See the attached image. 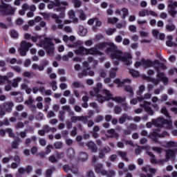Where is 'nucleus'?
Instances as JSON below:
<instances>
[{
  "instance_id": "f257e3e1",
  "label": "nucleus",
  "mask_w": 177,
  "mask_h": 177,
  "mask_svg": "<svg viewBox=\"0 0 177 177\" xmlns=\"http://www.w3.org/2000/svg\"><path fill=\"white\" fill-rule=\"evenodd\" d=\"M97 49H104L106 48V52L107 55H110L111 58L113 62L114 66H118L120 62L124 63L126 66H130L132 64V55L129 53H123L118 49V46L114 43H100L95 45Z\"/></svg>"
},
{
  "instance_id": "f03ea898",
  "label": "nucleus",
  "mask_w": 177,
  "mask_h": 177,
  "mask_svg": "<svg viewBox=\"0 0 177 177\" xmlns=\"http://www.w3.org/2000/svg\"><path fill=\"white\" fill-rule=\"evenodd\" d=\"M141 62L142 66L144 68L153 67H153L157 73L156 77L159 79L146 77V80H147V81L152 82L155 85H158V84H160V81H162L164 85H168V77H165V74H164V73L160 72V70H167V66H165V64L160 62L158 59H155L152 62L150 59H145V58H142Z\"/></svg>"
},
{
  "instance_id": "7ed1b4c3",
  "label": "nucleus",
  "mask_w": 177,
  "mask_h": 177,
  "mask_svg": "<svg viewBox=\"0 0 177 177\" xmlns=\"http://www.w3.org/2000/svg\"><path fill=\"white\" fill-rule=\"evenodd\" d=\"M103 95L98 96V102L99 103H103L104 102L109 101V100H113V102H116V103H125L127 99L125 97H113V94L110 93V91L107 89H104L102 91Z\"/></svg>"
},
{
  "instance_id": "20e7f679",
  "label": "nucleus",
  "mask_w": 177,
  "mask_h": 177,
  "mask_svg": "<svg viewBox=\"0 0 177 177\" xmlns=\"http://www.w3.org/2000/svg\"><path fill=\"white\" fill-rule=\"evenodd\" d=\"M37 46L44 48L49 56H53V53L55 52V45L52 42L50 38L46 37L45 40H40L39 43L37 44Z\"/></svg>"
},
{
  "instance_id": "39448f33",
  "label": "nucleus",
  "mask_w": 177,
  "mask_h": 177,
  "mask_svg": "<svg viewBox=\"0 0 177 177\" xmlns=\"http://www.w3.org/2000/svg\"><path fill=\"white\" fill-rule=\"evenodd\" d=\"M68 48H73L75 55H80V56H85L88 55V48L81 46L80 41H76L73 44H68Z\"/></svg>"
},
{
  "instance_id": "423d86ee",
  "label": "nucleus",
  "mask_w": 177,
  "mask_h": 177,
  "mask_svg": "<svg viewBox=\"0 0 177 177\" xmlns=\"http://www.w3.org/2000/svg\"><path fill=\"white\" fill-rule=\"evenodd\" d=\"M15 10H16V8L10 6L9 4L5 3L3 0H1L0 4V13H1L2 16H8L9 15H14Z\"/></svg>"
},
{
  "instance_id": "0eeeda50",
  "label": "nucleus",
  "mask_w": 177,
  "mask_h": 177,
  "mask_svg": "<svg viewBox=\"0 0 177 177\" xmlns=\"http://www.w3.org/2000/svg\"><path fill=\"white\" fill-rule=\"evenodd\" d=\"M152 123L157 127H161L162 128H167V129H172V121L167 120L162 118H158L156 120H153Z\"/></svg>"
},
{
  "instance_id": "6e6552de",
  "label": "nucleus",
  "mask_w": 177,
  "mask_h": 177,
  "mask_svg": "<svg viewBox=\"0 0 177 177\" xmlns=\"http://www.w3.org/2000/svg\"><path fill=\"white\" fill-rule=\"evenodd\" d=\"M149 136L150 139L155 142V143H160V141H158V138H165V136H169V133L165 131L162 132V133H158V130H154L149 134Z\"/></svg>"
},
{
  "instance_id": "1a4fd4ad",
  "label": "nucleus",
  "mask_w": 177,
  "mask_h": 177,
  "mask_svg": "<svg viewBox=\"0 0 177 177\" xmlns=\"http://www.w3.org/2000/svg\"><path fill=\"white\" fill-rule=\"evenodd\" d=\"M31 46H32V44L27 42L26 41H21L20 44V48L18 50L20 55L26 56L27 55V52H28Z\"/></svg>"
},
{
  "instance_id": "9d476101",
  "label": "nucleus",
  "mask_w": 177,
  "mask_h": 177,
  "mask_svg": "<svg viewBox=\"0 0 177 177\" xmlns=\"http://www.w3.org/2000/svg\"><path fill=\"white\" fill-rule=\"evenodd\" d=\"M177 1H173L172 0H169V4L167 5V12L171 17H175L177 14L176 11Z\"/></svg>"
},
{
  "instance_id": "9b49d317",
  "label": "nucleus",
  "mask_w": 177,
  "mask_h": 177,
  "mask_svg": "<svg viewBox=\"0 0 177 177\" xmlns=\"http://www.w3.org/2000/svg\"><path fill=\"white\" fill-rule=\"evenodd\" d=\"M51 17L52 19H54L55 23L58 24L57 26L53 24L51 27V30H53V31L57 30V28H59V30H63L64 25L63 24H62L63 23V21L59 19V15L56 14H53L51 15Z\"/></svg>"
},
{
  "instance_id": "f8f14e48",
  "label": "nucleus",
  "mask_w": 177,
  "mask_h": 177,
  "mask_svg": "<svg viewBox=\"0 0 177 177\" xmlns=\"http://www.w3.org/2000/svg\"><path fill=\"white\" fill-rule=\"evenodd\" d=\"M60 5H63L64 6H68V3L67 1H60V0H55L52 1L51 3L48 4V9H53V8H59Z\"/></svg>"
},
{
  "instance_id": "ddd939ff",
  "label": "nucleus",
  "mask_w": 177,
  "mask_h": 177,
  "mask_svg": "<svg viewBox=\"0 0 177 177\" xmlns=\"http://www.w3.org/2000/svg\"><path fill=\"white\" fill-rule=\"evenodd\" d=\"M151 105V102L147 101H144L142 104H140V106L144 107L148 115H154V111L150 107Z\"/></svg>"
},
{
  "instance_id": "4468645a",
  "label": "nucleus",
  "mask_w": 177,
  "mask_h": 177,
  "mask_svg": "<svg viewBox=\"0 0 177 177\" xmlns=\"http://www.w3.org/2000/svg\"><path fill=\"white\" fill-rule=\"evenodd\" d=\"M49 64V62L46 59H44L41 61V64L38 65L37 64H33L32 65V70H39V71H44L45 70V67Z\"/></svg>"
},
{
  "instance_id": "2eb2a0df",
  "label": "nucleus",
  "mask_w": 177,
  "mask_h": 177,
  "mask_svg": "<svg viewBox=\"0 0 177 177\" xmlns=\"http://www.w3.org/2000/svg\"><path fill=\"white\" fill-rule=\"evenodd\" d=\"M138 15L140 17H145V16H153V17H158V14L153 10H149L147 9H143L139 12Z\"/></svg>"
},
{
  "instance_id": "dca6fc26",
  "label": "nucleus",
  "mask_w": 177,
  "mask_h": 177,
  "mask_svg": "<svg viewBox=\"0 0 177 177\" xmlns=\"http://www.w3.org/2000/svg\"><path fill=\"white\" fill-rule=\"evenodd\" d=\"M102 84L100 82L97 84V88H94V91H90L91 96H96L97 102H99V96H102V95L99 94V92L102 91Z\"/></svg>"
},
{
  "instance_id": "f3484780",
  "label": "nucleus",
  "mask_w": 177,
  "mask_h": 177,
  "mask_svg": "<svg viewBox=\"0 0 177 177\" xmlns=\"http://www.w3.org/2000/svg\"><path fill=\"white\" fill-rule=\"evenodd\" d=\"M0 106L5 109L7 113H10L15 106V104L13 102H6L0 104Z\"/></svg>"
},
{
  "instance_id": "a211bd4d",
  "label": "nucleus",
  "mask_w": 177,
  "mask_h": 177,
  "mask_svg": "<svg viewBox=\"0 0 177 177\" xmlns=\"http://www.w3.org/2000/svg\"><path fill=\"white\" fill-rule=\"evenodd\" d=\"M106 136L107 138L118 139V138H120V134H118L114 129H110L106 131Z\"/></svg>"
},
{
  "instance_id": "6ab92c4d",
  "label": "nucleus",
  "mask_w": 177,
  "mask_h": 177,
  "mask_svg": "<svg viewBox=\"0 0 177 177\" xmlns=\"http://www.w3.org/2000/svg\"><path fill=\"white\" fill-rule=\"evenodd\" d=\"M114 82L117 84L118 88H121L125 86V83L131 84V81L130 79H124L122 81L120 79H116L114 80Z\"/></svg>"
},
{
  "instance_id": "aec40b11",
  "label": "nucleus",
  "mask_w": 177,
  "mask_h": 177,
  "mask_svg": "<svg viewBox=\"0 0 177 177\" xmlns=\"http://www.w3.org/2000/svg\"><path fill=\"white\" fill-rule=\"evenodd\" d=\"M86 146L88 147V149L91 150V153H97V146L95 142L91 141L86 144Z\"/></svg>"
},
{
  "instance_id": "412c9836",
  "label": "nucleus",
  "mask_w": 177,
  "mask_h": 177,
  "mask_svg": "<svg viewBox=\"0 0 177 177\" xmlns=\"http://www.w3.org/2000/svg\"><path fill=\"white\" fill-rule=\"evenodd\" d=\"M87 55H98L99 56H102L103 55V53L97 50V48L95 47L87 49Z\"/></svg>"
},
{
  "instance_id": "4be33fe9",
  "label": "nucleus",
  "mask_w": 177,
  "mask_h": 177,
  "mask_svg": "<svg viewBox=\"0 0 177 177\" xmlns=\"http://www.w3.org/2000/svg\"><path fill=\"white\" fill-rule=\"evenodd\" d=\"M54 10H56V12H61L59 16H58L59 19H64V10H66V7L59 6V7L54 8Z\"/></svg>"
},
{
  "instance_id": "5701e85b",
  "label": "nucleus",
  "mask_w": 177,
  "mask_h": 177,
  "mask_svg": "<svg viewBox=\"0 0 177 177\" xmlns=\"http://www.w3.org/2000/svg\"><path fill=\"white\" fill-rule=\"evenodd\" d=\"M15 73L12 72H9L6 74V75L2 76L3 81L6 82L7 84H12V81L9 80V78L13 77Z\"/></svg>"
},
{
  "instance_id": "b1692460",
  "label": "nucleus",
  "mask_w": 177,
  "mask_h": 177,
  "mask_svg": "<svg viewBox=\"0 0 177 177\" xmlns=\"http://www.w3.org/2000/svg\"><path fill=\"white\" fill-rule=\"evenodd\" d=\"M102 175H104L106 177H114L115 176V171L113 169H111L109 171H107L106 170H103L102 171Z\"/></svg>"
},
{
  "instance_id": "393cba45",
  "label": "nucleus",
  "mask_w": 177,
  "mask_h": 177,
  "mask_svg": "<svg viewBox=\"0 0 177 177\" xmlns=\"http://www.w3.org/2000/svg\"><path fill=\"white\" fill-rule=\"evenodd\" d=\"M19 143H21V139L20 138H17L12 142L11 146L12 149H19Z\"/></svg>"
},
{
  "instance_id": "a878e982",
  "label": "nucleus",
  "mask_w": 177,
  "mask_h": 177,
  "mask_svg": "<svg viewBox=\"0 0 177 177\" xmlns=\"http://www.w3.org/2000/svg\"><path fill=\"white\" fill-rule=\"evenodd\" d=\"M62 168H63L64 172L68 173L69 171H71V172H73V174H78V170L77 169L73 170L71 167H70L69 165H64L62 167Z\"/></svg>"
},
{
  "instance_id": "bb28decb",
  "label": "nucleus",
  "mask_w": 177,
  "mask_h": 177,
  "mask_svg": "<svg viewBox=\"0 0 177 177\" xmlns=\"http://www.w3.org/2000/svg\"><path fill=\"white\" fill-rule=\"evenodd\" d=\"M86 32H88V29L84 28L83 26H79L78 34L80 35V37H85V35H86Z\"/></svg>"
},
{
  "instance_id": "cd10ccee",
  "label": "nucleus",
  "mask_w": 177,
  "mask_h": 177,
  "mask_svg": "<svg viewBox=\"0 0 177 177\" xmlns=\"http://www.w3.org/2000/svg\"><path fill=\"white\" fill-rule=\"evenodd\" d=\"M117 154L120 156L124 161H127V162L129 161V158H127V152L122 151H118Z\"/></svg>"
},
{
  "instance_id": "c85d7f7f",
  "label": "nucleus",
  "mask_w": 177,
  "mask_h": 177,
  "mask_svg": "<svg viewBox=\"0 0 177 177\" xmlns=\"http://www.w3.org/2000/svg\"><path fill=\"white\" fill-rule=\"evenodd\" d=\"M173 37L171 35L167 36L168 40L166 41V45L167 46H169L170 48H172V46H175V44H177L176 43L172 42Z\"/></svg>"
},
{
  "instance_id": "c756f323",
  "label": "nucleus",
  "mask_w": 177,
  "mask_h": 177,
  "mask_svg": "<svg viewBox=\"0 0 177 177\" xmlns=\"http://www.w3.org/2000/svg\"><path fill=\"white\" fill-rule=\"evenodd\" d=\"M69 19L73 20V22L78 23V18L75 17V12L74 10H70L68 12Z\"/></svg>"
},
{
  "instance_id": "7c9ffc66",
  "label": "nucleus",
  "mask_w": 177,
  "mask_h": 177,
  "mask_svg": "<svg viewBox=\"0 0 177 177\" xmlns=\"http://www.w3.org/2000/svg\"><path fill=\"white\" fill-rule=\"evenodd\" d=\"M95 171L97 174H101L102 171H106L105 169H103V165L101 163H98L95 167Z\"/></svg>"
},
{
  "instance_id": "2f4dec72",
  "label": "nucleus",
  "mask_w": 177,
  "mask_h": 177,
  "mask_svg": "<svg viewBox=\"0 0 177 177\" xmlns=\"http://www.w3.org/2000/svg\"><path fill=\"white\" fill-rule=\"evenodd\" d=\"M78 158L80 161H86L88 160V153L86 152H80Z\"/></svg>"
},
{
  "instance_id": "473e14b6",
  "label": "nucleus",
  "mask_w": 177,
  "mask_h": 177,
  "mask_svg": "<svg viewBox=\"0 0 177 177\" xmlns=\"http://www.w3.org/2000/svg\"><path fill=\"white\" fill-rule=\"evenodd\" d=\"M146 153L148 156H149V157H151V162L152 164H157V159H156V156L153 154V152L147 151Z\"/></svg>"
},
{
  "instance_id": "72a5a7b5",
  "label": "nucleus",
  "mask_w": 177,
  "mask_h": 177,
  "mask_svg": "<svg viewBox=\"0 0 177 177\" xmlns=\"http://www.w3.org/2000/svg\"><path fill=\"white\" fill-rule=\"evenodd\" d=\"M151 98V94L150 93H145L143 97H138V102H143V100H149Z\"/></svg>"
},
{
  "instance_id": "f704fd0d",
  "label": "nucleus",
  "mask_w": 177,
  "mask_h": 177,
  "mask_svg": "<svg viewBox=\"0 0 177 177\" xmlns=\"http://www.w3.org/2000/svg\"><path fill=\"white\" fill-rule=\"evenodd\" d=\"M66 154L69 158H73V157H74L75 154V152L74 151V149L73 148L68 149Z\"/></svg>"
},
{
  "instance_id": "c9c22d12",
  "label": "nucleus",
  "mask_w": 177,
  "mask_h": 177,
  "mask_svg": "<svg viewBox=\"0 0 177 177\" xmlns=\"http://www.w3.org/2000/svg\"><path fill=\"white\" fill-rule=\"evenodd\" d=\"M124 91L128 92L131 97L133 96V90L131 86H124Z\"/></svg>"
},
{
  "instance_id": "e433bc0d",
  "label": "nucleus",
  "mask_w": 177,
  "mask_h": 177,
  "mask_svg": "<svg viewBox=\"0 0 177 177\" xmlns=\"http://www.w3.org/2000/svg\"><path fill=\"white\" fill-rule=\"evenodd\" d=\"M21 81V77H17L14 79L12 84V86L13 88H17V86H19V82H20Z\"/></svg>"
},
{
  "instance_id": "4c0bfd02",
  "label": "nucleus",
  "mask_w": 177,
  "mask_h": 177,
  "mask_svg": "<svg viewBox=\"0 0 177 177\" xmlns=\"http://www.w3.org/2000/svg\"><path fill=\"white\" fill-rule=\"evenodd\" d=\"M80 121H81V122H83V124H88V120H89V118H91V115H85V116H80Z\"/></svg>"
},
{
  "instance_id": "58836bf2",
  "label": "nucleus",
  "mask_w": 177,
  "mask_h": 177,
  "mask_svg": "<svg viewBox=\"0 0 177 177\" xmlns=\"http://www.w3.org/2000/svg\"><path fill=\"white\" fill-rule=\"evenodd\" d=\"M121 12H122V19H126V17H127V16H129V10H128L127 8H123L121 10Z\"/></svg>"
},
{
  "instance_id": "ea45409f",
  "label": "nucleus",
  "mask_w": 177,
  "mask_h": 177,
  "mask_svg": "<svg viewBox=\"0 0 177 177\" xmlns=\"http://www.w3.org/2000/svg\"><path fill=\"white\" fill-rule=\"evenodd\" d=\"M77 12L79 14V17H80V20H86V15H85V12H84V10H77Z\"/></svg>"
},
{
  "instance_id": "a19ab883",
  "label": "nucleus",
  "mask_w": 177,
  "mask_h": 177,
  "mask_svg": "<svg viewBox=\"0 0 177 177\" xmlns=\"http://www.w3.org/2000/svg\"><path fill=\"white\" fill-rule=\"evenodd\" d=\"M65 114H66V111H59L58 118H59V121H62V122H63V121H64Z\"/></svg>"
},
{
  "instance_id": "79ce46f5",
  "label": "nucleus",
  "mask_w": 177,
  "mask_h": 177,
  "mask_svg": "<svg viewBox=\"0 0 177 177\" xmlns=\"http://www.w3.org/2000/svg\"><path fill=\"white\" fill-rule=\"evenodd\" d=\"M54 147L57 150H60L61 149H63V142L60 141H57L54 143Z\"/></svg>"
},
{
  "instance_id": "37998d69",
  "label": "nucleus",
  "mask_w": 177,
  "mask_h": 177,
  "mask_svg": "<svg viewBox=\"0 0 177 177\" xmlns=\"http://www.w3.org/2000/svg\"><path fill=\"white\" fill-rule=\"evenodd\" d=\"M72 85L73 86V88H84V84H82V83H81L80 82L76 81V82H73L72 83Z\"/></svg>"
},
{
  "instance_id": "c03bdc74",
  "label": "nucleus",
  "mask_w": 177,
  "mask_h": 177,
  "mask_svg": "<svg viewBox=\"0 0 177 177\" xmlns=\"http://www.w3.org/2000/svg\"><path fill=\"white\" fill-rule=\"evenodd\" d=\"M10 37L13 39H17L19 38V32H17V30H11L10 31Z\"/></svg>"
},
{
  "instance_id": "a18cd8bd",
  "label": "nucleus",
  "mask_w": 177,
  "mask_h": 177,
  "mask_svg": "<svg viewBox=\"0 0 177 177\" xmlns=\"http://www.w3.org/2000/svg\"><path fill=\"white\" fill-rule=\"evenodd\" d=\"M145 89H146V87L145 86V85L140 86L139 90L137 91V92H136L138 96H142V93H143V92H145Z\"/></svg>"
},
{
  "instance_id": "49530a36",
  "label": "nucleus",
  "mask_w": 177,
  "mask_h": 177,
  "mask_svg": "<svg viewBox=\"0 0 177 177\" xmlns=\"http://www.w3.org/2000/svg\"><path fill=\"white\" fill-rule=\"evenodd\" d=\"M53 171H55V167H51L50 169H48L46 171V177H52V174H53Z\"/></svg>"
},
{
  "instance_id": "de8ad7c7",
  "label": "nucleus",
  "mask_w": 177,
  "mask_h": 177,
  "mask_svg": "<svg viewBox=\"0 0 177 177\" xmlns=\"http://www.w3.org/2000/svg\"><path fill=\"white\" fill-rule=\"evenodd\" d=\"M161 113L162 114H164V115H165V117H167V118H171L169 113L168 112V110H167V108L165 106L161 109Z\"/></svg>"
},
{
  "instance_id": "09e8293b",
  "label": "nucleus",
  "mask_w": 177,
  "mask_h": 177,
  "mask_svg": "<svg viewBox=\"0 0 177 177\" xmlns=\"http://www.w3.org/2000/svg\"><path fill=\"white\" fill-rule=\"evenodd\" d=\"M115 75H117V68H113L109 72V77L113 79L115 78Z\"/></svg>"
},
{
  "instance_id": "8fccbe9b",
  "label": "nucleus",
  "mask_w": 177,
  "mask_h": 177,
  "mask_svg": "<svg viewBox=\"0 0 177 177\" xmlns=\"http://www.w3.org/2000/svg\"><path fill=\"white\" fill-rule=\"evenodd\" d=\"M72 2L75 8H80V6L82 5V1L80 0H72Z\"/></svg>"
},
{
  "instance_id": "3c124183",
  "label": "nucleus",
  "mask_w": 177,
  "mask_h": 177,
  "mask_svg": "<svg viewBox=\"0 0 177 177\" xmlns=\"http://www.w3.org/2000/svg\"><path fill=\"white\" fill-rule=\"evenodd\" d=\"M10 68H12V70H14L15 73H17L18 74H20V73H21V67L19 66H10Z\"/></svg>"
},
{
  "instance_id": "603ef678",
  "label": "nucleus",
  "mask_w": 177,
  "mask_h": 177,
  "mask_svg": "<svg viewBox=\"0 0 177 177\" xmlns=\"http://www.w3.org/2000/svg\"><path fill=\"white\" fill-rule=\"evenodd\" d=\"M48 161H50V162H52L53 164H56V162H57L58 160H57V158H56V156H55L54 155H51L48 158Z\"/></svg>"
},
{
  "instance_id": "864d4df0",
  "label": "nucleus",
  "mask_w": 177,
  "mask_h": 177,
  "mask_svg": "<svg viewBox=\"0 0 177 177\" xmlns=\"http://www.w3.org/2000/svg\"><path fill=\"white\" fill-rule=\"evenodd\" d=\"M62 111H67L69 113V114H71L73 113V111H71V107L69 105H64L62 106Z\"/></svg>"
},
{
  "instance_id": "5fc2aeb1",
  "label": "nucleus",
  "mask_w": 177,
  "mask_h": 177,
  "mask_svg": "<svg viewBox=\"0 0 177 177\" xmlns=\"http://www.w3.org/2000/svg\"><path fill=\"white\" fill-rule=\"evenodd\" d=\"M115 31H117V29L115 28H108L105 30V32L106 35H113V33L115 32Z\"/></svg>"
},
{
  "instance_id": "6e6d98bb",
  "label": "nucleus",
  "mask_w": 177,
  "mask_h": 177,
  "mask_svg": "<svg viewBox=\"0 0 177 177\" xmlns=\"http://www.w3.org/2000/svg\"><path fill=\"white\" fill-rule=\"evenodd\" d=\"M50 85H51L53 91L57 89V82H56V80H53L52 82L50 83Z\"/></svg>"
},
{
  "instance_id": "4d7b16f0",
  "label": "nucleus",
  "mask_w": 177,
  "mask_h": 177,
  "mask_svg": "<svg viewBox=\"0 0 177 177\" xmlns=\"http://www.w3.org/2000/svg\"><path fill=\"white\" fill-rule=\"evenodd\" d=\"M129 73L132 77H139V71H138L131 69Z\"/></svg>"
},
{
  "instance_id": "13d9d810",
  "label": "nucleus",
  "mask_w": 177,
  "mask_h": 177,
  "mask_svg": "<svg viewBox=\"0 0 177 177\" xmlns=\"http://www.w3.org/2000/svg\"><path fill=\"white\" fill-rule=\"evenodd\" d=\"M175 28H176V27L174 24L166 25V30H167V31H175Z\"/></svg>"
},
{
  "instance_id": "bf43d9fd",
  "label": "nucleus",
  "mask_w": 177,
  "mask_h": 177,
  "mask_svg": "<svg viewBox=\"0 0 177 177\" xmlns=\"http://www.w3.org/2000/svg\"><path fill=\"white\" fill-rule=\"evenodd\" d=\"M114 111L115 114H120L121 111H122V109L121 108V106L116 105L114 107Z\"/></svg>"
},
{
  "instance_id": "052dcab7",
  "label": "nucleus",
  "mask_w": 177,
  "mask_h": 177,
  "mask_svg": "<svg viewBox=\"0 0 177 177\" xmlns=\"http://www.w3.org/2000/svg\"><path fill=\"white\" fill-rule=\"evenodd\" d=\"M119 124H124V122H125V121H127V119L125 118V115L124 113H123L120 118H119Z\"/></svg>"
},
{
  "instance_id": "680f3d73",
  "label": "nucleus",
  "mask_w": 177,
  "mask_h": 177,
  "mask_svg": "<svg viewBox=\"0 0 177 177\" xmlns=\"http://www.w3.org/2000/svg\"><path fill=\"white\" fill-rule=\"evenodd\" d=\"M117 21H118V18H117V17H113V18L108 19V23H110V24H114V23H117Z\"/></svg>"
},
{
  "instance_id": "e2e57ef3",
  "label": "nucleus",
  "mask_w": 177,
  "mask_h": 177,
  "mask_svg": "<svg viewBox=\"0 0 177 177\" xmlns=\"http://www.w3.org/2000/svg\"><path fill=\"white\" fill-rule=\"evenodd\" d=\"M32 74H34L32 72L25 71L23 73V75L26 77V78H31V77H32Z\"/></svg>"
},
{
  "instance_id": "0e129e2a",
  "label": "nucleus",
  "mask_w": 177,
  "mask_h": 177,
  "mask_svg": "<svg viewBox=\"0 0 177 177\" xmlns=\"http://www.w3.org/2000/svg\"><path fill=\"white\" fill-rule=\"evenodd\" d=\"M6 132L8 133V136H10V138H15V133H13L11 129H7Z\"/></svg>"
},
{
  "instance_id": "69168bd1",
  "label": "nucleus",
  "mask_w": 177,
  "mask_h": 177,
  "mask_svg": "<svg viewBox=\"0 0 177 177\" xmlns=\"http://www.w3.org/2000/svg\"><path fill=\"white\" fill-rule=\"evenodd\" d=\"M105 157H106V153L102 149H100L99 151V158L103 159Z\"/></svg>"
},
{
  "instance_id": "338daca9",
  "label": "nucleus",
  "mask_w": 177,
  "mask_h": 177,
  "mask_svg": "<svg viewBox=\"0 0 177 177\" xmlns=\"http://www.w3.org/2000/svg\"><path fill=\"white\" fill-rule=\"evenodd\" d=\"M53 149V145H49L46 148V154H49L50 153L51 150Z\"/></svg>"
},
{
  "instance_id": "774afa93",
  "label": "nucleus",
  "mask_w": 177,
  "mask_h": 177,
  "mask_svg": "<svg viewBox=\"0 0 177 177\" xmlns=\"http://www.w3.org/2000/svg\"><path fill=\"white\" fill-rule=\"evenodd\" d=\"M104 119V118L103 117V115H100L95 118V122H97V123L102 122V120Z\"/></svg>"
}]
</instances>
